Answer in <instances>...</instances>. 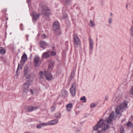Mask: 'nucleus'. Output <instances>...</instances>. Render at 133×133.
Listing matches in <instances>:
<instances>
[{"label":"nucleus","instance_id":"nucleus-1","mask_svg":"<svg viewBox=\"0 0 133 133\" xmlns=\"http://www.w3.org/2000/svg\"><path fill=\"white\" fill-rule=\"evenodd\" d=\"M114 113L112 112L110 114L109 118H106L105 120L100 119L98 122L97 124L93 127V130L94 131L98 130L99 128H101L100 131L98 130V133H106L107 130L110 128V126L109 124L114 119Z\"/></svg>","mask_w":133,"mask_h":133},{"label":"nucleus","instance_id":"nucleus-2","mask_svg":"<svg viewBox=\"0 0 133 133\" xmlns=\"http://www.w3.org/2000/svg\"><path fill=\"white\" fill-rule=\"evenodd\" d=\"M127 104L125 101H124L122 104L118 105L115 110L116 113L118 115L121 114L123 111V109L127 107Z\"/></svg>","mask_w":133,"mask_h":133},{"label":"nucleus","instance_id":"nucleus-3","mask_svg":"<svg viewBox=\"0 0 133 133\" xmlns=\"http://www.w3.org/2000/svg\"><path fill=\"white\" fill-rule=\"evenodd\" d=\"M59 28L58 23L57 22H55L54 23L53 26V29L55 31V33L56 35L61 34V32L59 29Z\"/></svg>","mask_w":133,"mask_h":133},{"label":"nucleus","instance_id":"nucleus-4","mask_svg":"<svg viewBox=\"0 0 133 133\" xmlns=\"http://www.w3.org/2000/svg\"><path fill=\"white\" fill-rule=\"evenodd\" d=\"M76 84L75 83H72L71 84V87L70 89V92L73 97L76 94Z\"/></svg>","mask_w":133,"mask_h":133},{"label":"nucleus","instance_id":"nucleus-5","mask_svg":"<svg viewBox=\"0 0 133 133\" xmlns=\"http://www.w3.org/2000/svg\"><path fill=\"white\" fill-rule=\"evenodd\" d=\"M41 61L39 57L36 56L34 58V63L36 67L40 66L41 64Z\"/></svg>","mask_w":133,"mask_h":133},{"label":"nucleus","instance_id":"nucleus-6","mask_svg":"<svg viewBox=\"0 0 133 133\" xmlns=\"http://www.w3.org/2000/svg\"><path fill=\"white\" fill-rule=\"evenodd\" d=\"M74 37V42L75 45H78L81 43V42L78 35L76 34H74L73 35Z\"/></svg>","mask_w":133,"mask_h":133},{"label":"nucleus","instance_id":"nucleus-7","mask_svg":"<svg viewBox=\"0 0 133 133\" xmlns=\"http://www.w3.org/2000/svg\"><path fill=\"white\" fill-rule=\"evenodd\" d=\"M45 78L48 81L50 80L52 78V76L50 73L48 71H45L44 72Z\"/></svg>","mask_w":133,"mask_h":133},{"label":"nucleus","instance_id":"nucleus-8","mask_svg":"<svg viewBox=\"0 0 133 133\" xmlns=\"http://www.w3.org/2000/svg\"><path fill=\"white\" fill-rule=\"evenodd\" d=\"M23 89L24 92L27 93L29 90V84L28 83H25L23 86Z\"/></svg>","mask_w":133,"mask_h":133},{"label":"nucleus","instance_id":"nucleus-9","mask_svg":"<svg viewBox=\"0 0 133 133\" xmlns=\"http://www.w3.org/2000/svg\"><path fill=\"white\" fill-rule=\"evenodd\" d=\"M42 14L43 15L48 16L50 14V10L49 9H45L42 10Z\"/></svg>","mask_w":133,"mask_h":133},{"label":"nucleus","instance_id":"nucleus-10","mask_svg":"<svg viewBox=\"0 0 133 133\" xmlns=\"http://www.w3.org/2000/svg\"><path fill=\"white\" fill-rule=\"evenodd\" d=\"M39 107V106H29L28 108V112H30L33 111V110H35L38 109Z\"/></svg>","mask_w":133,"mask_h":133},{"label":"nucleus","instance_id":"nucleus-11","mask_svg":"<svg viewBox=\"0 0 133 133\" xmlns=\"http://www.w3.org/2000/svg\"><path fill=\"white\" fill-rule=\"evenodd\" d=\"M32 14L33 19L35 20H37L39 18L40 15L39 14H37L36 12H33Z\"/></svg>","mask_w":133,"mask_h":133},{"label":"nucleus","instance_id":"nucleus-12","mask_svg":"<svg viewBox=\"0 0 133 133\" xmlns=\"http://www.w3.org/2000/svg\"><path fill=\"white\" fill-rule=\"evenodd\" d=\"M47 44L44 41H41L39 42V46L42 48H44L47 45Z\"/></svg>","mask_w":133,"mask_h":133},{"label":"nucleus","instance_id":"nucleus-13","mask_svg":"<svg viewBox=\"0 0 133 133\" xmlns=\"http://www.w3.org/2000/svg\"><path fill=\"white\" fill-rule=\"evenodd\" d=\"M58 121V120L57 119L52 120L48 122V124L50 125H54L57 123Z\"/></svg>","mask_w":133,"mask_h":133},{"label":"nucleus","instance_id":"nucleus-14","mask_svg":"<svg viewBox=\"0 0 133 133\" xmlns=\"http://www.w3.org/2000/svg\"><path fill=\"white\" fill-rule=\"evenodd\" d=\"M89 40L90 44V50H92L93 48V44L92 40L90 38H89Z\"/></svg>","mask_w":133,"mask_h":133},{"label":"nucleus","instance_id":"nucleus-15","mask_svg":"<svg viewBox=\"0 0 133 133\" xmlns=\"http://www.w3.org/2000/svg\"><path fill=\"white\" fill-rule=\"evenodd\" d=\"M72 105L71 103L67 105L66 106V110L68 112L70 111L71 109L72 108Z\"/></svg>","mask_w":133,"mask_h":133},{"label":"nucleus","instance_id":"nucleus-16","mask_svg":"<svg viewBox=\"0 0 133 133\" xmlns=\"http://www.w3.org/2000/svg\"><path fill=\"white\" fill-rule=\"evenodd\" d=\"M54 63L52 61L49 62L48 65V69L50 70H52L54 67Z\"/></svg>","mask_w":133,"mask_h":133},{"label":"nucleus","instance_id":"nucleus-17","mask_svg":"<svg viewBox=\"0 0 133 133\" xmlns=\"http://www.w3.org/2000/svg\"><path fill=\"white\" fill-rule=\"evenodd\" d=\"M27 59V56L25 54L23 55L22 57V59L21 60V63L22 62L24 63Z\"/></svg>","mask_w":133,"mask_h":133},{"label":"nucleus","instance_id":"nucleus-18","mask_svg":"<svg viewBox=\"0 0 133 133\" xmlns=\"http://www.w3.org/2000/svg\"><path fill=\"white\" fill-rule=\"evenodd\" d=\"M49 52H46L44 53L42 56V58H46L49 57Z\"/></svg>","mask_w":133,"mask_h":133},{"label":"nucleus","instance_id":"nucleus-19","mask_svg":"<svg viewBox=\"0 0 133 133\" xmlns=\"http://www.w3.org/2000/svg\"><path fill=\"white\" fill-rule=\"evenodd\" d=\"M44 76H45L44 72L43 73L42 71H41L39 72V79H44Z\"/></svg>","mask_w":133,"mask_h":133},{"label":"nucleus","instance_id":"nucleus-20","mask_svg":"<svg viewBox=\"0 0 133 133\" xmlns=\"http://www.w3.org/2000/svg\"><path fill=\"white\" fill-rule=\"evenodd\" d=\"M61 95L62 96H65L67 94V91L65 89H63L62 90Z\"/></svg>","mask_w":133,"mask_h":133},{"label":"nucleus","instance_id":"nucleus-21","mask_svg":"<svg viewBox=\"0 0 133 133\" xmlns=\"http://www.w3.org/2000/svg\"><path fill=\"white\" fill-rule=\"evenodd\" d=\"M6 51L5 49H3L2 47H0V53L2 54H4L5 53Z\"/></svg>","mask_w":133,"mask_h":133},{"label":"nucleus","instance_id":"nucleus-22","mask_svg":"<svg viewBox=\"0 0 133 133\" xmlns=\"http://www.w3.org/2000/svg\"><path fill=\"white\" fill-rule=\"evenodd\" d=\"M130 32L131 35L133 36V26H132L130 28Z\"/></svg>","mask_w":133,"mask_h":133},{"label":"nucleus","instance_id":"nucleus-23","mask_svg":"<svg viewBox=\"0 0 133 133\" xmlns=\"http://www.w3.org/2000/svg\"><path fill=\"white\" fill-rule=\"evenodd\" d=\"M55 116L56 118H60L61 116V114L60 113L57 112L55 114Z\"/></svg>","mask_w":133,"mask_h":133},{"label":"nucleus","instance_id":"nucleus-24","mask_svg":"<svg viewBox=\"0 0 133 133\" xmlns=\"http://www.w3.org/2000/svg\"><path fill=\"white\" fill-rule=\"evenodd\" d=\"M125 130L124 128L122 127H121L120 128V133H124L125 132Z\"/></svg>","mask_w":133,"mask_h":133},{"label":"nucleus","instance_id":"nucleus-25","mask_svg":"<svg viewBox=\"0 0 133 133\" xmlns=\"http://www.w3.org/2000/svg\"><path fill=\"white\" fill-rule=\"evenodd\" d=\"M75 75V72L74 71H73L71 72V76L70 78L71 79H72L74 77Z\"/></svg>","mask_w":133,"mask_h":133},{"label":"nucleus","instance_id":"nucleus-26","mask_svg":"<svg viewBox=\"0 0 133 133\" xmlns=\"http://www.w3.org/2000/svg\"><path fill=\"white\" fill-rule=\"evenodd\" d=\"M126 125L128 127H131L132 125V124L131 122H129L126 124Z\"/></svg>","mask_w":133,"mask_h":133},{"label":"nucleus","instance_id":"nucleus-27","mask_svg":"<svg viewBox=\"0 0 133 133\" xmlns=\"http://www.w3.org/2000/svg\"><path fill=\"white\" fill-rule=\"evenodd\" d=\"M80 100H84V101H83L82 102L84 103L86 101V99H85V96H83V97L81 98H80Z\"/></svg>","mask_w":133,"mask_h":133},{"label":"nucleus","instance_id":"nucleus-28","mask_svg":"<svg viewBox=\"0 0 133 133\" xmlns=\"http://www.w3.org/2000/svg\"><path fill=\"white\" fill-rule=\"evenodd\" d=\"M56 107L54 105L51 108V110L52 112H53L55 109Z\"/></svg>","mask_w":133,"mask_h":133},{"label":"nucleus","instance_id":"nucleus-29","mask_svg":"<svg viewBox=\"0 0 133 133\" xmlns=\"http://www.w3.org/2000/svg\"><path fill=\"white\" fill-rule=\"evenodd\" d=\"M30 75H28L26 78V80L28 82H29L30 80Z\"/></svg>","mask_w":133,"mask_h":133},{"label":"nucleus","instance_id":"nucleus-30","mask_svg":"<svg viewBox=\"0 0 133 133\" xmlns=\"http://www.w3.org/2000/svg\"><path fill=\"white\" fill-rule=\"evenodd\" d=\"M95 25V24L94 22L92 21H90V25L91 26H92Z\"/></svg>","mask_w":133,"mask_h":133},{"label":"nucleus","instance_id":"nucleus-31","mask_svg":"<svg viewBox=\"0 0 133 133\" xmlns=\"http://www.w3.org/2000/svg\"><path fill=\"white\" fill-rule=\"evenodd\" d=\"M71 1V0H63V1H64L65 3L68 4Z\"/></svg>","mask_w":133,"mask_h":133},{"label":"nucleus","instance_id":"nucleus-32","mask_svg":"<svg viewBox=\"0 0 133 133\" xmlns=\"http://www.w3.org/2000/svg\"><path fill=\"white\" fill-rule=\"evenodd\" d=\"M41 37L43 39H45L46 38V35L45 34H43L41 36Z\"/></svg>","mask_w":133,"mask_h":133},{"label":"nucleus","instance_id":"nucleus-33","mask_svg":"<svg viewBox=\"0 0 133 133\" xmlns=\"http://www.w3.org/2000/svg\"><path fill=\"white\" fill-rule=\"evenodd\" d=\"M130 93L131 95H133V87H131Z\"/></svg>","mask_w":133,"mask_h":133},{"label":"nucleus","instance_id":"nucleus-34","mask_svg":"<svg viewBox=\"0 0 133 133\" xmlns=\"http://www.w3.org/2000/svg\"><path fill=\"white\" fill-rule=\"evenodd\" d=\"M48 123V122L47 123H41V125H49Z\"/></svg>","mask_w":133,"mask_h":133},{"label":"nucleus","instance_id":"nucleus-35","mask_svg":"<svg viewBox=\"0 0 133 133\" xmlns=\"http://www.w3.org/2000/svg\"><path fill=\"white\" fill-rule=\"evenodd\" d=\"M56 54V52L55 51H52L51 53V55H55Z\"/></svg>","mask_w":133,"mask_h":133},{"label":"nucleus","instance_id":"nucleus-36","mask_svg":"<svg viewBox=\"0 0 133 133\" xmlns=\"http://www.w3.org/2000/svg\"><path fill=\"white\" fill-rule=\"evenodd\" d=\"M96 105L92 103L91 104L90 107L91 108H93L95 107Z\"/></svg>","mask_w":133,"mask_h":133},{"label":"nucleus","instance_id":"nucleus-37","mask_svg":"<svg viewBox=\"0 0 133 133\" xmlns=\"http://www.w3.org/2000/svg\"><path fill=\"white\" fill-rule=\"evenodd\" d=\"M112 19L111 18H110L108 20V22L110 24H111L112 23Z\"/></svg>","mask_w":133,"mask_h":133},{"label":"nucleus","instance_id":"nucleus-38","mask_svg":"<svg viewBox=\"0 0 133 133\" xmlns=\"http://www.w3.org/2000/svg\"><path fill=\"white\" fill-rule=\"evenodd\" d=\"M37 127L38 128H41V125H37Z\"/></svg>","mask_w":133,"mask_h":133},{"label":"nucleus","instance_id":"nucleus-39","mask_svg":"<svg viewBox=\"0 0 133 133\" xmlns=\"http://www.w3.org/2000/svg\"><path fill=\"white\" fill-rule=\"evenodd\" d=\"M24 73L25 74H27V71L26 70H25L24 69Z\"/></svg>","mask_w":133,"mask_h":133},{"label":"nucleus","instance_id":"nucleus-40","mask_svg":"<svg viewBox=\"0 0 133 133\" xmlns=\"http://www.w3.org/2000/svg\"><path fill=\"white\" fill-rule=\"evenodd\" d=\"M30 91L31 94H34L33 92V90L32 89H30Z\"/></svg>","mask_w":133,"mask_h":133},{"label":"nucleus","instance_id":"nucleus-41","mask_svg":"<svg viewBox=\"0 0 133 133\" xmlns=\"http://www.w3.org/2000/svg\"><path fill=\"white\" fill-rule=\"evenodd\" d=\"M105 99L107 101L108 100V96H105Z\"/></svg>","mask_w":133,"mask_h":133},{"label":"nucleus","instance_id":"nucleus-42","mask_svg":"<svg viewBox=\"0 0 133 133\" xmlns=\"http://www.w3.org/2000/svg\"><path fill=\"white\" fill-rule=\"evenodd\" d=\"M19 64H18V68L17 70H16V72H18V68H19Z\"/></svg>","mask_w":133,"mask_h":133},{"label":"nucleus","instance_id":"nucleus-43","mask_svg":"<svg viewBox=\"0 0 133 133\" xmlns=\"http://www.w3.org/2000/svg\"><path fill=\"white\" fill-rule=\"evenodd\" d=\"M131 118L133 119V115L131 116Z\"/></svg>","mask_w":133,"mask_h":133},{"label":"nucleus","instance_id":"nucleus-44","mask_svg":"<svg viewBox=\"0 0 133 133\" xmlns=\"http://www.w3.org/2000/svg\"><path fill=\"white\" fill-rule=\"evenodd\" d=\"M128 4H127V5H126V7L127 8V7H128Z\"/></svg>","mask_w":133,"mask_h":133},{"label":"nucleus","instance_id":"nucleus-45","mask_svg":"<svg viewBox=\"0 0 133 133\" xmlns=\"http://www.w3.org/2000/svg\"><path fill=\"white\" fill-rule=\"evenodd\" d=\"M110 15H111V16H112V13H111L110 14Z\"/></svg>","mask_w":133,"mask_h":133}]
</instances>
